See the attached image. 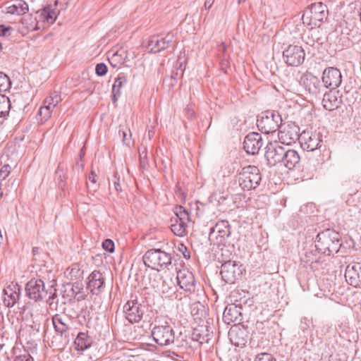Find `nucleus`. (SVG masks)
<instances>
[{
  "label": "nucleus",
  "instance_id": "nucleus-1",
  "mask_svg": "<svg viewBox=\"0 0 361 361\" xmlns=\"http://www.w3.org/2000/svg\"><path fill=\"white\" fill-rule=\"evenodd\" d=\"M26 296L35 302L42 301L47 298V302L52 308L53 300L56 297V289L54 286H50L48 288H45L44 281L42 279H32L25 285Z\"/></svg>",
  "mask_w": 361,
  "mask_h": 361
},
{
  "label": "nucleus",
  "instance_id": "nucleus-2",
  "mask_svg": "<svg viewBox=\"0 0 361 361\" xmlns=\"http://www.w3.org/2000/svg\"><path fill=\"white\" fill-rule=\"evenodd\" d=\"M171 319L156 317L151 335L154 341L161 346H168L175 342V331L171 325Z\"/></svg>",
  "mask_w": 361,
  "mask_h": 361
},
{
  "label": "nucleus",
  "instance_id": "nucleus-3",
  "mask_svg": "<svg viewBox=\"0 0 361 361\" xmlns=\"http://www.w3.org/2000/svg\"><path fill=\"white\" fill-rule=\"evenodd\" d=\"M341 245L339 233L333 230L326 229L317 235L315 251L325 255H330L334 252H338Z\"/></svg>",
  "mask_w": 361,
  "mask_h": 361
},
{
  "label": "nucleus",
  "instance_id": "nucleus-4",
  "mask_svg": "<svg viewBox=\"0 0 361 361\" xmlns=\"http://www.w3.org/2000/svg\"><path fill=\"white\" fill-rule=\"evenodd\" d=\"M327 7L322 2L311 4L303 13L301 20L302 24L310 29L319 27L322 22L326 18Z\"/></svg>",
  "mask_w": 361,
  "mask_h": 361
},
{
  "label": "nucleus",
  "instance_id": "nucleus-5",
  "mask_svg": "<svg viewBox=\"0 0 361 361\" xmlns=\"http://www.w3.org/2000/svg\"><path fill=\"white\" fill-rule=\"evenodd\" d=\"M236 180L243 190H255L260 184L262 175L258 167L248 165L238 173Z\"/></svg>",
  "mask_w": 361,
  "mask_h": 361
},
{
  "label": "nucleus",
  "instance_id": "nucleus-6",
  "mask_svg": "<svg viewBox=\"0 0 361 361\" xmlns=\"http://www.w3.org/2000/svg\"><path fill=\"white\" fill-rule=\"evenodd\" d=\"M171 259L170 254L160 249L149 250L143 256V262L145 266L157 271L170 265Z\"/></svg>",
  "mask_w": 361,
  "mask_h": 361
},
{
  "label": "nucleus",
  "instance_id": "nucleus-7",
  "mask_svg": "<svg viewBox=\"0 0 361 361\" xmlns=\"http://www.w3.org/2000/svg\"><path fill=\"white\" fill-rule=\"evenodd\" d=\"M282 125L281 115L275 111L268 110L262 114L257 121L258 129L264 134L273 133Z\"/></svg>",
  "mask_w": 361,
  "mask_h": 361
},
{
  "label": "nucleus",
  "instance_id": "nucleus-8",
  "mask_svg": "<svg viewBox=\"0 0 361 361\" xmlns=\"http://www.w3.org/2000/svg\"><path fill=\"white\" fill-rule=\"evenodd\" d=\"M231 235L230 224L227 221H221L210 228L209 240L218 246L224 245Z\"/></svg>",
  "mask_w": 361,
  "mask_h": 361
},
{
  "label": "nucleus",
  "instance_id": "nucleus-9",
  "mask_svg": "<svg viewBox=\"0 0 361 361\" xmlns=\"http://www.w3.org/2000/svg\"><path fill=\"white\" fill-rule=\"evenodd\" d=\"M52 322L55 331L61 337L63 345H66L71 340V319L57 314L53 317Z\"/></svg>",
  "mask_w": 361,
  "mask_h": 361
},
{
  "label": "nucleus",
  "instance_id": "nucleus-10",
  "mask_svg": "<svg viewBox=\"0 0 361 361\" xmlns=\"http://www.w3.org/2000/svg\"><path fill=\"white\" fill-rule=\"evenodd\" d=\"M126 319L131 324L138 323L143 317L145 306L137 299L130 300L123 306Z\"/></svg>",
  "mask_w": 361,
  "mask_h": 361
},
{
  "label": "nucleus",
  "instance_id": "nucleus-11",
  "mask_svg": "<svg viewBox=\"0 0 361 361\" xmlns=\"http://www.w3.org/2000/svg\"><path fill=\"white\" fill-rule=\"evenodd\" d=\"M279 141L286 145H289L296 140L300 139V128L295 123H288L281 125L279 131Z\"/></svg>",
  "mask_w": 361,
  "mask_h": 361
},
{
  "label": "nucleus",
  "instance_id": "nucleus-12",
  "mask_svg": "<svg viewBox=\"0 0 361 361\" xmlns=\"http://www.w3.org/2000/svg\"><path fill=\"white\" fill-rule=\"evenodd\" d=\"M286 148L281 146L276 141L269 142L266 147L265 157L267 164L270 166H274L277 164H281L285 156Z\"/></svg>",
  "mask_w": 361,
  "mask_h": 361
},
{
  "label": "nucleus",
  "instance_id": "nucleus-13",
  "mask_svg": "<svg viewBox=\"0 0 361 361\" xmlns=\"http://www.w3.org/2000/svg\"><path fill=\"white\" fill-rule=\"evenodd\" d=\"M305 51L302 47L289 45L283 51V57L285 62L291 66H298L305 60Z\"/></svg>",
  "mask_w": 361,
  "mask_h": 361
},
{
  "label": "nucleus",
  "instance_id": "nucleus-14",
  "mask_svg": "<svg viewBox=\"0 0 361 361\" xmlns=\"http://www.w3.org/2000/svg\"><path fill=\"white\" fill-rule=\"evenodd\" d=\"M322 142L320 133L303 131L300 133V144L304 150L314 151L321 146Z\"/></svg>",
  "mask_w": 361,
  "mask_h": 361
},
{
  "label": "nucleus",
  "instance_id": "nucleus-15",
  "mask_svg": "<svg viewBox=\"0 0 361 361\" xmlns=\"http://www.w3.org/2000/svg\"><path fill=\"white\" fill-rule=\"evenodd\" d=\"M300 82L306 91L314 96L320 94L324 88L319 78L310 72H306L301 76Z\"/></svg>",
  "mask_w": 361,
  "mask_h": 361
},
{
  "label": "nucleus",
  "instance_id": "nucleus-16",
  "mask_svg": "<svg viewBox=\"0 0 361 361\" xmlns=\"http://www.w3.org/2000/svg\"><path fill=\"white\" fill-rule=\"evenodd\" d=\"M220 274L226 283L232 284L241 276L242 271L235 262L229 260L222 264Z\"/></svg>",
  "mask_w": 361,
  "mask_h": 361
},
{
  "label": "nucleus",
  "instance_id": "nucleus-17",
  "mask_svg": "<svg viewBox=\"0 0 361 361\" xmlns=\"http://www.w3.org/2000/svg\"><path fill=\"white\" fill-rule=\"evenodd\" d=\"M322 80L324 87L336 90L341 84L342 75L338 68L329 67L323 71Z\"/></svg>",
  "mask_w": 361,
  "mask_h": 361
},
{
  "label": "nucleus",
  "instance_id": "nucleus-18",
  "mask_svg": "<svg viewBox=\"0 0 361 361\" xmlns=\"http://www.w3.org/2000/svg\"><path fill=\"white\" fill-rule=\"evenodd\" d=\"M178 284L185 292L194 293L196 290V281L195 276L188 269H183L177 272Z\"/></svg>",
  "mask_w": 361,
  "mask_h": 361
},
{
  "label": "nucleus",
  "instance_id": "nucleus-19",
  "mask_svg": "<svg viewBox=\"0 0 361 361\" xmlns=\"http://www.w3.org/2000/svg\"><path fill=\"white\" fill-rule=\"evenodd\" d=\"M212 335L207 329V326H201L194 329L191 334V340L194 342L195 348H204L206 350L209 348V343Z\"/></svg>",
  "mask_w": 361,
  "mask_h": 361
},
{
  "label": "nucleus",
  "instance_id": "nucleus-20",
  "mask_svg": "<svg viewBox=\"0 0 361 361\" xmlns=\"http://www.w3.org/2000/svg\"><path fill=\"white\" fill-rule=\"evenodd\" d=\"M105 287V279L99 271H93L88 276L87 289L92 295H98L101 294Z\"/></svg>",
  "mask_w": 361,
  "mask_h": 361
},
{
  "label": "nucleus",
  "instance_id": "nucleus-21",
  "mask_svg": "<svg viewBox=\"0 0 361 361\" xmlns=\"http://www.w3.org/2000/svg\"><path fill=\"white\" fill-rule=\"evenodd\" d=\"M173 40V35L168 33L164 37L159 36L152 37L147 42V49L149 52L158 53L167 49Z\"/></svg>",
  "mask_w": 361,
  "mask_h": 361
},
{
  "label": "nucleus",
  "instance_id": "nucleus-22",
  "mask_svg": "<svg viewBox=\"0 0 361 361\" xmlns=\"http://www.w3.org/2000/svg\"><path fill=\"white\" fill-rule=\"evenodd\" d=\"M345 278L348 283L353 287L361 286V263L352 262L349 264L345 271Z\"/></svg>",
  "mask_w": 361,
  "mask_h": 361
},
{
  "label": "nucleus",
  "instance_id": "nucleus-23",
  "mask_svg": "<svg viewBox=\"0 0 361 361\" xmlns=\"http://www.w3.org/2000/svg\"><path fill=\"white\" fill-rule=\"evenodd\" d=\"M4 304L12 307L20 303V286L18 283H11L4 289Z\"/></svg>",
  "mask_w": 361,
  "mask_h": 361
},
{
  "label": "nucleus",
  "instance_id": "nucleus-24",
  "mask_svg": "<svg viewBox=\"0 0 361 361\" xmlns=\"http://www.w3.org/2000/svg\"><path fill=\"white\" fill-rule=\"evenodd\" d=\"M342 103L341 94L339 91L330 90L324 94L322 99L323 107L328 111L338 109Z\"/></svg>",
  "mask_w": 361,
  "mask_h": 361
},
{
  "label": "nucleus",
  "instance_id": "nucleus-25",
  "mask_svg": "<svg viewBox=\"0 0 361 361\" xmlns=\"http://www.w3.org/2000/svg\"><path fill=\"white\" fill-rule=\"evenodd\" d=\"M244 149L247 154H255L262 146L261 135L257 133H249L243 142Z\"/></svg>",
  "mask_w": 361,
  "mask_h": 361
},
{
  "label": "nucleus",
  "instance_id": "nucleus-26",
  "mask_svg": "<svg viewBox=\"0 0 361 361\" xmlns=\"http://www.w3.org/2000/svg\"><path fill=\"white\" fill-rule=\"evenodd\" d=\"M58 3L59 1L56 0L54 5H47L42 9L39 10L37 13L39 15V19L48 24H53L59 13V11L58 13L56 11Z\"/></svg>",
  "mask_w": 361,
  "mask_h": 361
},
{
  "label": "nucleus",
  "instance_id": "nucleus-27",
  "mask_svg": "<svg viewBox=\"0 0 361 361\" xmlns=\"http://www.w3.org/2000/svg\"><path fill=\"white\" fill-rule=\"evenodd\" d=\"M300 157L294 149H285V156L281 164L288 170H293L300 166Z\"/></svg>",
  "mask_w": 361,
  "mask_h": 361
},
{
  "label": "nucleus",
  "instance_id": "nucleus-28",
  "mask_svg": "<svg viewBox=\"0 0 361 361\" xmlns=\"http://www.w3.org/2000/svg\"><path fill=\"white\" fill-rule=\"evenodd\" d=\"M228 336L231 343L235 346L243 347L247 343V336L245 331L238 327L231 329Z\"/></svg>",
  "mask_w": 361,
  "mask_h": 361
},
{
  "label": "nucleus",
  "instance_id": "nucleus-29",
  "mask_svg": "<svg viewBox=\"0 0 361 361\" xmlns=\"http://www.w3.org/2000/svg\"><path fill=\"white\" fill-rule=\"evenodd\" d=\"M92 340L86 333L80 332L78 334L74 341L75 349L78 351H83L92 345Z\"/></svg>",
  "mask_w": 361,
  "mask_h": 361
},
{
  "label": "nucleus",
  "instance_id": "nucleus-30",
  "mask_svg": "<svg viewBox=\"0 0 361 361\" xmlns=\"http://www.w3.org/2000/svg\"><path fill=\"white\" fill-rule=\"evenodd\" d=\"M6 13L16 15H23L29 11L28 4L23 0H16L15 4L6 7Z\"/></svg>",
  "mask_w": 361,
  "mask_h": 361
},
{
  "label": "nucleus",
  "instance_id": "nucleus-31",
  "mask_svg": "<svg viewBox=\"0 0 361 361\" xmlns=\"http://www.w3.org/2000/svg\"><path fill=\"white\" fill-rule=\"evenodd\" d=\"M18 187V183L16 179H8L6 181L0 180V200L4 195H8L12 192H16Z\"/></svg>",
  "mask_w": 361,
  "mask_h": 361
},
{
  "label": "nucleus",
  "instance_id": "nucleus-32",
  "mask_svg": "<svg viewBox=\"0 0 361 361\" xmlns=\"http://www.w3.org/2000/svg\"><path fill=\"white\" fill-rule=\"evenodd\" d=\"M240 313L236 306L226 307L223 314V320L224 323L231 324L237 322Z\"/></svg>",
  "mask_w": 361,
  "mask_h": 361
},
{
  "label": "nucleus",
  "instance_id": "nucleus-33",
  "mask_svg": "<svg viewBox=\"0 0 361 361\" xmlns=\"http://www.w3.org/2000/svg\"><path fill=\"white\" fill-rule=\"evenodd\" d=\"M84 271L80 269L78 264H73L67 269L66 275L71 280H80L83 278Z\"/></svg>",
  "mask_w": 361,
  "mask_h": 361
},
{
  "label": "nucleus",
  "instance_id": "nucleus-34",
  "mask_svg": "<svg viewBox=\"0 0 361 361\" xmlns=\"http://www.w3.org/2000/svg\"><path fill=\"white\" fill-rule=\"evenodd\" d=\"M320 257H317L313 251H307L301 260L305 264H310L312 269H317L316 264L319 262Z\"/></svg>",
  "mask_w": 361,
  "mask_h": 361
},
{
  "label": "nucleus",
  "instance_id": "nucleus-35",
  "mask_svg": "<svg viewBox=\"0 0 361 361\" xmlns=\"http://www.w3.org/2000/svg\"><path fill=\"white\" fill-rule=\"evenodd\" d=\"M186 223L174 219V223L171 225V231L177 236L182 237L186 234Z\"/></svg>",
  "mask_w": 361,
  "mask_h": 361
},
{
  "label": "nucleus",
  "instance_id": "nucleus-36",
  "mask_svg": "<svg viewBox=\"0 0 361 361\" xmlns=\"http://www.w3.org/2000/svg\"><path fill=\"white\" fill-rule=\"evenodd\" d=\"M11 106L9 98L4 94H0V118L8 115Z\"/></svg>",
  "mask_w": 361,
  "mask_h": 361
},
{
  "label": "nucleus",
  "instance_id": "nucleus-37",
  "mask_svg": "<svg viewBox=\"0 0 361 361\" xmlns=\"http://www.w3.org/2000/svg\"><path fill=\"white\" fill-rule=\"evenodd\" d=\"M127 80L124 76L118 77L112 87V93H113V100L114 102L116 101V94L119 95L121 94L120 89L121 88L123 84L126 82Z\"/></svg>",
  "mask_w": 361,
  "mask_h": 361
},
{
  "label": "nucleus",
  "instance_id": "nucleus-38",
  "mask_svg": "<svg viewBox=\"0 0 361 361\" xmlns=\"http://www.w3.org/2000/svg\"><path fill=\"white\" fill-rule=\"evenodd\" d=\"M61 101V95L57 92H54L45 99L44 104L49 105L54 109Z\"/></svg>",
  "mask_w": 361,
  "mask_h": 361
},
{
  "label": "nucleus",
  "instance_id": "nucleus-39",
  "mask_svg": "<svg viewBox=\"0 0 361 361\" xmlns=\"http://www.w3.org/2000/svg\"><path fill=\"white\" fill-rule=\"evenodd\" d=\"M175 214L176 218L175 219L185 222L190 221V214L185 207L182 206H178L176 207Z\"/></svg>",
  "mask_w": 361,
  "mask_h": 361
},
{
  "label": "nucleus",
  "instance_id": "nucleus-40",
  "mask_svg": "<svg viewBox=\"0 0 361 361\" xmlns=\"http://www.w3.org/2000/svg\"><path fill=\"white\" fill-rule=\"evenodd\" d=\"M52 111L53 109L49 105L44 104L41 106L38 111V115L40 117L41 122L47 121L51 117Z\"/></svg>",
  "mask_w": 361,
  "mask_h": 361
},
{
  "label": "nucleus",
  "instance_id": "nucleus-41",
  "mask_svg": "<svg viewBox=\"0 0 361 361\" xmlns=\"http://www.w3.org/2000/svg\"><path fill=\"white\" fill-rule=\"evenodd\" d=\"M140 166L142 169H145L148 166L147 149L142 146L139 148Z\"/></svg>",
  "mask_w": 361,
  "mask_h": 361
},
{
  "label": "nucleus",
  "instance_id": "nucleus-42",
  "mask_svg": "<svg viewBox=\"0 0 361 361\" xmlns=\"http://www.w3.org/2000/svg\"><path fill=\"white\" fill-rule=\"evenodd\" d=\"M11 87L10 78L4 73L0 72V92L8 90Z\"/></svg>",
  "mask_w": 361,
  "mask_h": 361
},
{
  "label": "nucleus",
  "instance_id": "nucleus-43",
  "mask_svg": "<svg viewBox=\"0 0 361 361\" xmlns=\"http://www.w3.org/2000/svg\"><path fill=\"white\" fill-rule=\"evenodd\" d=\"M119 135L122 137V141L124 145L127 146H130L132 143L131 137L132 134L128 128H126L125 130H120Z\"/></svg>",
  "mask_w": 361,
  "mask_h": 361
},
{
  "label": "nucleus",
  "instance_id": "nucleus-44",
  "mask_svg": "<svg viewBox=\"0 0 361 361\" xmlns=\"http://www.w3.org/2000/svg\"><path fill=\"white\" fill-rule=\"evenodd\" d=\"M11 168L8 164H4L1 168L0 169V180L1 181H6L8 180L6 178L8 176V175L11 173Z\"/></svg>",
  "mask_w": 361,
  "mask_h": 361
},
{
  "label": "nucleus",
  "instance_id": "nucleus-45",
  "mask_svg": "<svg viewBox=\"0 0 361 361\" xmlns=\"http://www.w3.org/2000/svg\"><path fill=\"white\" fill-rule=\"evenodd\" d=\"M185 66L183 67V63H178V67L176 68L175 72H172L171 78V79L176 80L178 77H182L183 75Z\"/></svg>",
  "mask_w": 361,
  "mask_h": 361
},
{
  "label": "nucleus",
  "instance_id": "nucleus-46",
  "mask_svg": "<svg viewBox=\"0 0 361 361\" xmlns=\"http://www.w3.org/2000/svg\"><path fill=\"white\" fill-rule=\"evenodd\" d=\"M255 361H276V359L272 355L264 353L257 355Z\"/></svg>",
  "mask_w": 361,
  "mask_h": 361
},
{
  "label": "nucleus",
  "instance_id": "nucleus-47",
  "mask_svg": "<svg viewBox=\"0 0 361 361\" xmlns=\"http://www.w3.org/2000/svg\"><path fill=\"white\" fill-rule=\"evenodd\" d=\"M13 29L11 26L0 25V37H7L11 35Z\"/></svg>",
  "mask_w": 361,
  "mask_h": 361
},
{
  "label": "nucleus",
  "instance_id": "nucleus-48",
  "mask_svg": "<svg viewBox=\"0 0 361 361\" xmlns=\"http://www.w3.org/2000/svg\"><path fill=\"white\" fill-rule=\"evenodd\" d=\"M95 71H96V73L97 75H99V76H103L104 75L106 72H107V67L103 63H98L97 66H96V68H95Z\"/></svg>",
  "mask_w": 361,
  "mask_h": 361
},
{
  "label": "nucleus",
  "instance_id": "nucleus-49",
  "mask_svg": "<svg viewBox=\"0 0 361 361\" xmlns=\"http://www.w3.org/2000/svg\"><path fill=\"white\" fill-rule=\"evenodd\" d=\"M102 247L105 250L109 252H112L114 250V243L110 239H106L102 243Z\"/></svg>",
  "mask_w": 361,
  "mask_h": 361
},
{
  "label": "nucleus",
  "instance_id": "nucleus-50",
  "mask_svg": "<svg viewBox=\"0 0 361 361\" xmlns=\"http://www.w3.org/2000/svg\"><path fill=\"white\" fill-rule=\"evenodd\" d=\"M114 186L117 192H121L122 191L121 185L120 183V178L118 176V173H116L114 176Z\"/></svg>",
  "mask_w": 361,
  "mask_h": 361
},
{
  "label": "nucleus",
  "instance_id": "nucleus-51",
  "mask_svg": "<svg viewBox=\"0 0 361 361\" xmlns=\"http://www.w3.org/2000/svg\"><path fill=\"white\" fill-rule=\"evenodd\" d=\"M178 251L180 252L183 257L185 259H190V252L188 250V248L186 246H185L183 244H180L178 245Z\"/></svg>",
  "mask_w": 361,
  "mask_h": 361
},
{
  "label": "nucleus",
  "instance_id": "nucleus-52",
  "mask_svg": "<svg viewBox=\"0 0 361 361\" xmlns=\"http://www.w3.org/2000/svg\"><path fill=\"white\" fill-rule=\"evenodd\" d=\"M220 67L221 70H222L224 73H226V70L229 67V61L226 56H222V59L220 62Z\"/></svg>",
  "mask_w": 361,
  "mask_h": 361
},
{
  "label": "nucleus",
  "instance_id": "nucleus-53",
  "mask_svg": "<svg viewBox=\"0 0 361 361\" xmlns=\"http://www.w3.org/2000/svg\"><path fill=\"white\" fill-rule=\"evenodd\" d=\"M14 361H33L32 357L29 354L17 356Z\"/></svg>",
  "mask_w": 361,
  "mask_h": 361
},
{
  "label": "nucleus",
  "instance_id": "nucleus-54",
  "mask_svg": "<svg viewBox=\"0 0 361 361\" xmlns=\"http://www.w3.org/2000/svg\"><path fill=\"white\" fill-rule=\"evenodd\" d=\"M161 292L163 293H169L170 292H172V287H171L166 281H163Z\"/></svg>",
  "mask_w": 361,
  "mask_h": 361
},
{
  "label": "nucleus",
  "instance_id": "nucleus-55",
  "mask_svg": "<svg viewBox=\"0 0 361 361\" xmlns=\"http://www.w3.org/2000/svg\"><path fill=\"white\" fill-rule=\"evenodd\" d=\"M96 177H97V175L95 174V173L93 171H91V172L88 176L89 180L94 184L97 182Z\"/></svg>",
  "mask_w": 361,
  "mask_h": 361
},
{
  "label": "nucleus",
  "instance_id": "nucleus-56",
  "mask_svg": "<svg viewBox=\"0 0 361 361\" xmlns=\"http://www.w3.org/2000/svg\"><path fill=\"white\" fill-rule=\"evenodd\" d=\"M214 2V0H205L204 5V8L209 9L212 6Z\"/></svg>",
  "mask_w": 361,
  "mask_h": 361
},
{
  "label": "nucleus",
  "instance_id": "nucleus-57",
  "mask_svg": "<svg viewBox=\"0 0 361 361\" xmlns=\"http://www.w3.org/2000/svg\"><path fill=\"white\" fill-rule=\"evenodd\" d=\"M112 60H114L119 63H123V59L121 58V55H118L117 53L114 54L112 56Z\"/></svg>",
  "mask_w": 361,
  "mask_h": 361
},
{
  "label": "nucleus",
  "instance_id": "nucleus-58",
  "mask_svg": "<svg viewBox=\"0 0 361 361\" xmlns=\"http://www.w3.org/2000/svg\"><path fill=\"white\" fill-rule=\"evenodd\" d=\"M226 50V45L224 42H222L220 45H219V51L222 52L223 54V56H226L225 55V51Z\"/></svg>",
  "mask_w": 361,
  "mask_h": 361
},
{
  "label": "nucleus",
  "instance_id": "nucleus-59",
  "mask_svg": "<svg viewBox=\"0 0 361 361\" xmlns=\"http://www.w3.org/2000/svg\"><path fill=\"white\" fill-rule=\"evenodd\" d=\"M32 253L34 255H37L39 253V248L35 247H33L32 248Z\"/></svg>",
  "mask_w": 361,
  "mask_h": 361
},
{
  "label": "nucleus",
  "instance_id": "nucleus-60",
  "mask_svg": "<svg viewBox=\"0 0 361 361\" xmlns=\"http://www.w3.org/2000/svg\"><path fill=\"white\" fill-rule=\"evenodd\" d=\"M32 328H34L37 332L39 331L40 325L39 324H35V326H32Z\"/></svg>",
  "mask_w": 361,
  "mask_h": 361
},
{
  "label": "nucleus",
  "instance_id": "nucleus-61",
  "mask_svg": "<svg viewBox=\"0 0 361 361\" xmlns=\"http://www.w3.org/2000/svg\"><path fill=\"white\" fill-rule=\"evenodd\" d=\"M153 134H154V132H153V131H152V130H149V132H148V135H149V139H151V137H152V136L153 135Z\"/></svg>",
  "mask_w": 361,
  "mask_h": 361
},
{
  "label": "nucleus",
  "instance_id": "nucleus-62",
  "mask_svg": "<svg viewBox=\"0 0 361 361\" xmlns=\"http://www.w3.org/2000/svg\"><path fill=\"white\" fill-rule=\"evenodd\" d=\"M84 154H84V152H83L82 149H81L80 153V159H82V157H83Z\"/></svg>",
  "mask_w": 361,
  "mask_h": 361
},
{
  "label": "nucleus",
  "instance_id": "nucleus-63",
  "mask_svg": "<svg viewBox=\"0 0 361 361\" xmlns=\"http://www.w3.org/2000/svg\"><path fill=\"white\" fill-rule=\"evenodd\" d=\"M246 0H238V4H243L244 2H245Z\"/></svg>",
  "mask_w": 361,
  "mask_h": 361
},
{
  "label": "nucleus",
  "instance_id": "nucleus-64",
  "mask_svg": "<svg viewBox=\"0 0 361 361\" xmlns=\"http://www.w3.org/2000/svg\"><path fill=\"white\" fill-rule=\"evenodd\" d=\"M20 309L23 310V312H24L25 311V306L23 305V307L20 308Z\"/></svg>",
  "mask_w": 361,
  "mask_h": 361
}]
</instances>
